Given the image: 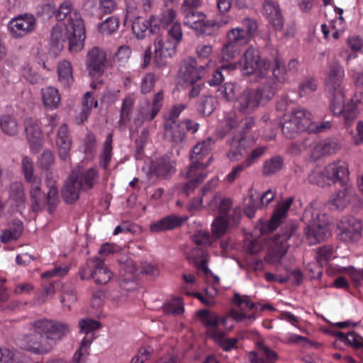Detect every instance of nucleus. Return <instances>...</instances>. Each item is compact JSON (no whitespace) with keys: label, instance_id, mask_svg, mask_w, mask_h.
I'll use <instances>...</instances> for the list:
<instances>
[{"label":"nucleus","instance_id":"f257e3e1","mask_svg":"<svg viewBox=\"0 0 363 363\" xmlns=\"http://www.w3.org/2000/svg\"><path fill=\"white\" fill-rule=\"evenodd\" d=\"M255 20L245 18L241 22V26L230 29L226 33L227 43L221 50V60L230 62L239 55L241 48L247 45L257 30Z\"/></svg>","mask_w":363,"mask_h":363},{"label":"nucleus","instance_id":"f03ea898","mask_svg":"<svg viewBox=\"0 0 363 363\" xmlns=\"http://www.w3.org/2000/svg\"><path fill=\"white\" fill-rule=\"evenodd\" d=\"M329 121L320 125L313 121L311 113L304 108L294 110L282 124V132L289 138L295 137L299 131L322 132L330 129Z\"/></svg>","mask_w":363,"mask_h":363},{"label":"nucleus","instance_id":"7ed1b4c3","mask_svg":"<svg viewBox=\"0 0 363 363\" xmlns=\"http://www.w3.org/2000/svg\"><path fill=\"white\" fill-rule=\"evenodd\" d=\"M99 178L95 168L81 171L76 169L69 176L62 191V197L67 203H72L78 198L82 190H89L94 187Z\"/></svg>","mask_w":363,"mask_h":363},{"label":"nucleus","instance_id":"20e7f679","mask_svg":"<svg viewBox=\"0 0 363 363\" xmlns=\"http://www.w3.org/2000/svg\"><path fill=\"white\" fill-rule=\"evenodd\" d=\"M306 223L305 235L310 245H315L329 235L328 218L320 209L313 206L308 207L303 215Z\"/></svg>","mask_w":363,"mask_h":363},{"label":"nucleus","instance_id":"39448f33","mask_svg":"<svg viewBox=\"0 0 363 363\" xmlns=\"http://www.w3.org/2000/svg\"><path fill=\"white\" fill-rule=\"evenodd\" d=\"M276 91L275 84H272L270 82L255 89H245L237 98L235 106L244 113H252L261 105L271 100Z\"/></svg>","mask_w":363,"mask_h":363},{"label":"nucleus","instance_id":"423d86ee","mask_svg":"<svg viewBox=\"0 0 363 363\" xmlns=\"http://www.w3.org/2000/svg\"><path fill=\"white\" fill-rule=\"evenodd\" d=\"M55 17L57 23L55 26H65L69 33L75 34L79 40L72 43V48L79 49L82 46V38H86L85 27L80 13L73 9V5L69 1H65L56 9Z\"/></svg>","mask_w":363,"mask_h":363},{"label":"nucleus","instance_id":"0eeeda50","mask_svg":"<svg viewBox=\"0 0 363 363\" xmlns=\"http://www.w3.org/2000/svg\"><path fill=\"white\" fill-rule=\"evenodd\" d=\"M183 33L181 23L176 21L167 32V40L164 42L160 37L154 41L153 62L157 67L167 63V59L172 57L177 50V45L182 41Z\"/></svg>","mask_w":363,"mask_h":363},{"label":"nucleus","instance_id":"6e6552de","mask_svg":"<svg viewBox=\"0 0 363 363\" xmlns=\"http://www.w3.org/2000/svg\"><path fill=\"white\" fill-rule=\"evenodd\" d=\"M238 65L242 67L243 74H254L257 78H263L268 73L271 63L268 60L260 59L258 51L249 47L238 62L223 65V68L235 69Z\"/></svg>","mask_w":363,"mask_h":363},{"label":"nucleus","instance_id":"1a4fd4ad","mask_svg":"<svg viewBox=\"0 0 363 363\" xmlns=\"http://www.w3.org/2000/svg\"><path fill=\"white\" fill-rule=\"evenodd\" d=\"M349 170L345 162L338 161L330 163L323 169H315L308 175L311 183L320 186H325L331 183L346 184L348 180Z\"/></svg>","mask_w":363,"mask_h":363},{"label":"nucleus","instance_id":"9d476101","mask_svg":"<svg viewBox=\"0 0 363 363\" xmlns=\"http://www.w3.org/2000/svg\"><path fill=\"white\" fill-rule=\"evenodd\" d=\"M30 186V196L33 210L37 211L48 204L50 208L55 207L59 202V190L54 178H50L48 174L45 177L46 186L48 189L45 196L41 190L40 179L28 182Z\"/></svg>","mask_w":363,"mask_h":363},{"label":"nucleus","instance_id":"9b49d317","mask_svg":"<svg viewBox=\"0 0 363 363\" xmlns=\"http://www.w3.org/2000/svg\"><path fill=\"white\" fill-rule=\"evenodd\" d=\"M184 24L196 32L211 35L216 28L229 23L230 18L224 16L219 21L209 20L206 15L196 10H184Z\"/></svg>","mask_w":363,"mask_h":363},{"label":"nucleus","instance_id":"f8f14e48","mask_svg":"<svg viewBox=\"0 0 363 363\" xmlns=\"http://www.w3.org/2000/svg\"><path fill=\"white\" fill-rule=\"evenodd\" d=\"M298 225L290 223L286 225L280 234L269 240L267 253L265 257L267 262L274 263L279 262L288 251V240L296 232Z\"/></svg>","mask_w":363,"mask_h":363},{"label":"nucleus","instance_id":"ddd939ff","mask_svg":"<svg viewBox=\"0 0 363 363\" xmlns=\"http://www.w3.org/2000/svg\"><path fill=\"white\" fill-rule=\"evenodd\" d=\"M79 274L82 279H92L96 284L101 285L107 284L113 277V272L104 262L98 257L89 259L86 264L81 268Z\"/></svg>","mask_w":363,"mask_h":363},{"label":"nucleus","instance_id":"4468645a","mask_svg":"<svg viewBox=\"0 0 363 363\" xmlns=\"http://www.w3.org/2000/svg\"><path fill=\"white\" fill-rule=\"evenodd\" d=\"M80 333L85 334L82 340L80 347L74 352L72 358L74 363H83L89 354V350L92 342L96 339L94 331L99 329L101 324L94 319H81L79 323Z\"/></svg>","mask_w":363,"mask_h":363},{"label":"nucleus","instance_id":"2eb2a0df","mask_svg":"<svg viewBox=\"0 0 363 363\" xmlns=\"http://www.w3.org/2000/svg\"><path fill=\"white\" fill-rule=\"evenodd\" d=\"M86 38L82 39V46L79 49L72 48V43L78 42L79 38L74 33H69L66 30L65 26L60 24L59 26H54L51 33V46L49 50V55L53 57H57L60 52L63 50V43L69 41V51L70 52H80L84 46V40Z\"/></svg>","mask_w":363,"mask_h":363},{"label":"nucleus","instance_id":"dca6fc26","mask_svg":"<svg viewBox=\"0 0 363 363\" xmlns=\"http://www.w3.org/2000/svg\"><path fill=\"white\" fill-rule=\"evenodd\" d=\"M203 324L206 327L208 336L218 341L220 347L225 352H230L236 348L238 342L237 337L224 339L225 333L219 328L220 325H225L227 319H201Z\"/></svg>","mask_w":363,"mask_h":363},{"label":"nucleus","instance_id":"f3484780","mask_svg":"<svg viewBox=\"0 0 363 363\" xmlns=\"http://www.w3.org/2000/svg\"><path fill=\"white\" fill-rule=\"evenodd\" d=\"M38 332L42 333L48 340H59L69 331L67 324L55 319H38L34 324Z\"/></svg>","mask_w":363,"mask_h":363},{"label":"nucleus","instance_id":"a211bd4d","mask_svg":"<svg viewBox=\"0 0 363 363\" xmlns=\"http://www.w3.org/2000/svg\"><path fill=\"white\" fill-rule=\"evenodd\" d=\"M36 26V19L33 15L24 13L10 20L8 29L14 38H23L32 33Z\"/></svg>","mask_w":363,"mask_h":363},{"label":"nucleus","instance_id":"6ab92c4d","mask_svg":"<svg viewBox=\"0 0 363 363\" xmlns=\"http://www.w3.org/2000/svg\"><path fill=\"white\" fill-rule=\"evenodd\" d=\"M345 187L330 196V203L335 209L342 210L347 207L357 206L359 199L354 187L344 184Z\"/></svg>","mask_w":363,"mask_h":363},{"label":"nucleus","instance_id":"aec40b11","mask_svg":"<svg viewBox=\"0 0 363 363\" xmlns=\"http://www.w3.org/2000/svg\"><path fill=\"white\" fill-rule=\"evenodd\" d=\"M19 345L22 349L37 354L47 353L52 348L48 338H45L43 334L38 332L35 328L34 333L25 335L19 340Z\"/></svg>","mask_w":363,"mask_h":363},{"label":"nucleus","instance_id":"412c9836","mask_svg":"<svg viewBox=\"0 0 363 363\" xmlns=\"http://www.w3.org/2000/svg\"><path fill=\"white\" fill-rule=\"evenodd\" d=\"M345 69L337 62L330 67L325 80V90L328 95L345 94Z\"/></svg>","mask_w":363,"mask_h":363},{"label":"nucleus","instance_id":"4be33fe9","mask_svg":"<svg viewBox=\"0 0 363 363\" xmlns=\"http://www.w3.org/2000/svg\"><path fill=\"white\" fill-rule=\"evenodd\" d=\"M338 236L346 242H357L362 238V225L359 219L353 217L342 219L338 225Z\"/></svg>","mask_w":363,"mask_h":363},{"label":"nucleus","instance_id":"5701e85b","mask_svg":"<svg viewBox=\"0 0 363 363\" xmlns=\"http://www.w3.org/2000/svg\"><path fill=\"white\" fill-rule=\"evenodd\" d=\"M107 55L106 52L99 48L94 47L89 50L86 55V67L91 77H100L105 69Z\"/></svg>","mask_w":363,"mask_h":363},{"label":"nucleus","instance_id":"b1692460","mask_svg":"<svg viewBox=\"0 0 363 363\" xmlns=\"http://www.w3.org/2000/svg\"><path fill=\"white\" fill-rule=\"evenodd\" d=\"M137 7L133 5H128L126 9V16L124 23L132 24V30L138 38H143L147 30L150 28L153 31L154 26L150 24V20L147 21L143 17L138 16Z\"/></svg>","mask_w":363,"mask_h":363},{"label":"nucleus","instance_id":"393cba45","mask_svg":"<svg viewBox=\"0 0 363 363\" xmlns=\"http://www.w3.org/2000/svg\"><path fill=\"white\" fill-rule=\"evenodd\" d=\"M204 74V67L197 66L196 60L189 57L183 60L179 69V77L184 82L193 84L201 79Z\"/></svg>","mask_w":363,"mask_h":363},{"label":"nucleus","instance_id":"a878e982","mask_svg":"<svg viewBox=\"0 0 363 363\" xmlns=\"http://www.w3.org/2000/svg\"><path fill=\"white\" fill-rule=\"evenodd\" d=\"M25 131L32 151L36 152L42 147L43 135L36 119L27 118L24 122Z\"/></svg>","mask_w":363,"mask_h":363},{"label":"nucleus","instance_id":"bb28decb","mask_svg":"<svg viewBox=\"0 0 363 363\" xmlns=\"http://www.w3.org/2000/svg\"><path fill=\"white\" fill-rule=\"evenodd\" d=\"M263 15L277 30H282L284 19L278 4L266 0L263 4Z\"/></svg>","mask_w":363,"mask_h":363},{"label":"nucleus","instance_id":"cd10ccee","mask_svg":"<svg viewBox=\"0 0 363 363\" xmlns=\"http://www.w3.org/2000/svg\"><path fill=\"white\" fill-rule=\"evenodd\" d=\"M213 157L211 156L206 162H193L181 172V174L184 178L191 179L193 182H202L207 177L206 169L211 163Z\"/></svg>","mask_w":363,"mask_h":363},{"label":"nucleus","instance_id":"c85d7f7f","mask_svg":"<svg viewBox=\"0 0 363 363\" xmlns=\"http://www.w3.org/2000/svg\"><path fill=\"white\" fill-rule=\"evenodd\" d=\"M55 144L59 157L67 160L69 158V152L72 148V140L66 124H62L58 129Z\"/></svg>","mask_w":363,"mask_h":363},{"label":"nucleus","instance_id":"c756f323","mask_svg":"<svg viewBox=\"0 0 363 363\" xmlns=\"http://www.w3.org/2000/svg\"><path fill=\"white\" fill-rule=\"evenodd\" d=\"M163 101L164 91L160 90L153 96L150 105L148 101H146L147 108H145L143 106L139 108L138 114L142 117L143 121H150L153 120L162 107Z\"/></svg>","mask_w":363,"mask_h":363},{"label":"nucleus","instance_id":"7c9ffc66","mask_svg":"<svg viewBox=\"0 0 363 363\" xmlns=\"http://www.w3.org/2000/svg\"><path fill=\"white\" fill-rule=\"evenodd\" d=\"M338 16L331 20L328 24H322L321 30L327 39H337L345 30V22L342 16V10L337 9Z\"/></svg>","mask_w":363,"mask_h":363},{"label":"nucleus","instance_id":"2f4dec72","mask_svg":"<svg viewBox=\"0 0 363 363\" xmlns=\"http://www.w3.org/2000/svg\"><path fill=\"white\" fill-rule=\"evenodd\" d=\"M209 201L207 202V208L213 212L218 213V216L228 218V213L231 208L233 202L230 199L223 198L218 193H211Z\"/></svg>","mask_w":363,"mask_h":363},{"label":"nucleus","instance_id":"473e14b6","mask_svg":"<svg viewBox=\"0 0 363 363\" xmlns=\"http://www.w3.org/2000/svg\"><path fill=\"white\" fill-rule=\"evenodd\" d=\"M293 202V198L289 197L285 200L280 201L269 222L264 228H267L269 231L274 230L283 222L286 217L287 212Z\"/></svg>","mask_w":363,"mask_h":363},{"label":"nucleus","instance_id":"72a5a7b5","mask_svg":"<svg viewBox=\"0 0 363 363\" xmlns=\"http://www.w3.org/2000/svg\"><path fill=\"white\" fill-rule=\"evenodd\" d=\"M186 220L187 217H181L175 215L168 216L151 223L150 230L152 233H155L172 230L182 225Z\"/></svg>","mask_w":363,"mask_h":363},{"label":"nucleus","instance_id":"f704fd0d","mask_svg":"<svg viewBox=\"0 0 363 363\" xmlns=\"http://www.w3.org/2000/svg\"><path fill=\"white\" fill-rule=\"evenodd\" d=\"M246 139L241 134L234 136L228 142L230 147L226 155L228 160L231 162H238L242 160L246 152Z\"/></svg>","mask_w":363,"mask_h":363},{"label":"nucleus","instance_id":"c9c22d12","mask_svg":"<svg viewBox=\"0 0 363 363\" xmlns=\"http://www.w3.org/2000/svg\"><path fill=\"white\" fill-rule=\"evenodd\" d=\"M218 184V179L216 178L212 179L202 189L201 196L194 197L190 201L186 206L187 209L192 213L201 211L204 208L203 201L205 200L206 203L209 201L208 196H210L211 189L217 186Z\"/></svg>","mask_w":363,"mask_h":363},{"label":"nucleus","instance_id":"e433bc0d","mask_svg":"<svg viewBox=\"0 0 363 363\" xmlns=\"http://www.w3.org/2000/svg\"><path fill=\"white\" fill-rule=\"evenodd\" d=\"M135 103V96L133 94L127 95L123 99L120 112V119L118 121V128L120 130H125L129 124Z\"/></svg>","mask_w":363,"mask_h":363},{"label":"nucleus","instance_id":"4c0bfd02","mask_svg":"<svg viewBox=\"0 0 363 363\" xmlns=\"http://www.w3.org/2000/svg\"><path fill=\"white\" fill-rule=\"evenodd\" d=\"M257 347L261 356L255 351L251 352L250 353L251 363H271L278 359L277 353L271 350L263 342H258Z\"/></svg>","mask_w":363,"mask_h":363},{"label":"nucleus","instance_id":"58836bf2","mask_svg":"<svg viewBox=\"0 0 363 363\" xmlns=\"http://www.w3.org/2000/svg\"><path fill=\"white\" fill-rule=\"evenodd\" d=\"M164 136L166 139L179 143L183 141L185 135L181 124L177 121L166 120L164 123Z\"/></svg>","mask_w":363,"mask_h":363},{"label":"nucleus","instance_id":"ea45409f","mask_svg":"<svg viewBox=\"0 0 363 363\" xmlns=\"http://www.w3.org/2000/svg\"><path fill=\"white\" fill-rule=\"evenodd\" d=\"M177 18V13L172 9H166L162 11L160 16L152 15L150 18V24L154 26V29H159L161 27L166 28L171 23H174Z\"/></svg>","mask_w":363,"mask_h":363},{"label":"nucleus","instance_id":"a19ab883","mask_svg":"<svg viewBox=\"0 0 363 363\" xmlns=\"http://www.w3.org/2000/svg\"><path fill=\"white\" fill-rule=\"evenodd\" d=\"M41 97L43 105L51 109L57 108L61 101L58 90L52 86H47L41 89Z\"/></svg>","mask_w":363,"mask_h":363},{"label":"nucleus","instance_id":"79ce46f5","mask_svg":"<svg viewBox=\"0 0 363 363\" xmlns=\"http://www.w3.org/2000/svg\"><path fill=\"white\" fill-rule=\"evenodd\" d=\"M213 140L208 138L202 142L197 143L192 149L190 160L193 162H204V157L208 155Z\"/></svg>","mask_w":363,"mask_h":363},{"label":"nucleus","instance_id":"37998d69","mask_svg":"<svg viewBox=\"0 0 363 363\" xmlns=\"http://www.w3.org/2000/svg\"><path fill=\"white\" fill-rule=\"evenodd\" d=\"M58 80L65 86H69L73 82V69L72 64L67 60L60 61L57 65Z\"/></svg>","mask_w":363,"mask_h":363},{"label":"nucleus","instance_id":"c03bdc74","mask_svg":"<svg viewBox=\"0 0 363 363\" xmlns=\"http://www.w3.org/2000/svg\"><path fill=\"white\" fill-rule=\"evenodd\" d=\"M335 335L340 341L350 345L353 349L363 351V338L354 331H349L347 333L337 332Z\"/></svg>","mask_w":363,"mask_h":363},{"label":"nucleus","instance_id":"a18cd8bd","mask_svg":"<svg viewBox=\"0 0 363 363\" xmlns=\"http://www.w3.org/2000/svg\"><path fill=\"white\" fill-rule=\"evenodd\" d=\"M272 73L274 79H269L265 84L270 82L272 84H275L277 89L278 83L283 84L286 81V72L282 62L275 58L273 62Z\"/></svg>","mask_w":363,"mask_h":363},{"label":"nucleus","instance_id":"49530a36","mask_svg":"<svg viewBox=\"0 0 363 363\" xmlns=\"http://www.w3.org/2000/svg\"><path fill=\"white\" fill-rule=\"evenodd\" d=\"M238 125L236 114L234 111H231L225 115L224 118L220 120L218 131L221 137L225 135L233 128Z\"/></svg>","mask_w":363,"mask_h":363},{"label":"nucleus","instance_id":"de8ad7c7","mask_svg":"<svg viewBox=\"0 0 363 363\" xmlns=\"http://www.w3.org/2000/svg\"><path fill=\"white\" fill-rule=\"evenodd\" d=\"M23 232V223L20 220L13 223V226L4 230L0 235V240L2 242H9L13 240H17L21 235Z\"/></svg>","mask_w":363,"mask_h":363},{"label":"nucleus","instance_id":"09e8293b","mask_svg":"<svg viewBox=\"0 0 363 363\" xmlns=\"http://www.w3.org/2000/svg\"><path fill=\"white\" fill-rule=\"evenodd\" d=\"M162 310L168 315H182L184 312V301L179 297L174 298L163 305Z\"/></svg>","mask_w":363,"mask_h":363},{"label":"nucleus","instance_id":"8fccbe9b","mask_svg":"<svg viewBox=\"0 0 363 363\" xmlns=\"http://www.w3.org/2000/svg\"><path fill=\"white\" fill-rule=\"evenodd\" d=\"M82 105L83 109L79 115V121H78V123H82L87 120L89 112L92 108H96L98 106V101L94 99L92 93L87 91L84 96Z\"/></svg>","mask_w":363,"mask_h":363},{"label":"nucleus","instance_id":"3c124183","mask_svg":"<svg viewBox=\"0 0 363 363\" xmlns=\"http://www.w3.org/2000/svg\"><path fill=\"white\" fill-rule=\"evenodd\" d=\"M151 170L157 177H166L174 172V167L169 161L164 159L157 160L152 167Z\"/></svg>","mask_w":363,"mask_h":363},{"label":"nucleus","instance_id":"603ef678","mask_svg":"<svg viewBox=\"0 0 363 363\" xmlns=\"http://www.w3.org/2000/svg\"><path fill=\"white\" fill-rule=\"evenodd\" d=\"M0 127L2 131L8 135H15L19 130L18 122L11 116H3L1 118Z\"/></svg>","mask_w":363,"mask_h":363},{"label":"nucleus","instance_id":"864d4df0","mask_svg":"<svg viewBox=\"0 0 363 363\" xmlns=\"http://www.w3.org/2000/svg\"><path fill=\"white\" fill-rule=\"evenodd\" d=\"M54 155L49 150H45L38 160L39 167L41 169L46 170L45 177L48 174L50 178H53L52 176V172L50 170V168L54 164Z\"/></svg>","mask_w":363,"mask_h":363},{"label":"nucleus","instance_id":"5fc2aeb1","mask_svg":"<svg viewBox=\"0 0 363 363\" xmlns=\"http://www.w3.org/2000/svg\"><path fill=\"white\" fill-rule=\"evenodd\" d=\"M113 141V136L111 134H108L106 138L104 144V148L102 153L100 157L99 164L104 169H106L109 162L111 159L112 154V146L111 143Z\"/></svg>","mask_w":363,"mask_h":363},{"label":"nucleus","instance_id":"6e6d98bb","mask_svg":"<svg viewBox=\"0 0 363 363\" xmlns=\"http://www.w3.org/2000/svg\"><path fill=\"white\" fill-rule=\"evenodd\" d=\"M283 166V160L279 157H274L264 162L263 164V174L266 176L272 175L279 172Z\"/></svg>","mask_w":363,"mask_h":363},{"label":"nucleus","instance_id":"4d7b16f0","mask_svg":"<svg viewBox=\"0 0 363 363\" xmlns=\"http://www.w3.org/2000/svg\"><path fill=\"white\" fill-rule=\"evenodd\" d=\"M21 354L14 349L0 347V362L2 363H20Z\"/></svg>","mask_w":363,"mask_h":363},{"label":"nucleus","instance_id":"13d9d810","mask_svg":"<svg viewBox=\"0 0 363 363\" xmlns=\"http://www.w3.org/2000/svg\"><path fill=\"white\" fill-rule=\"evenodd\" d=\"M118 18L115 16H111L99 24V30L104 35H111L118 30Z\"/></svg>","mask_w":363,"mask_h":363},{"label":"nucleus","instance_id":"bf43d9fd","mask_svg":"<svg viewBox=\"0 0 363 363\" xmlns=\"http://www.w3.org/2000/svg\"><path fill=\"white\" fill-rule=\"evenodd\" d=\"M21 169L27 182L40 179L38 177L34 176V164L33 160L28 156L23 157L21 160Z\"/></svg>","mask_w":363,"mask_h":363},{"label":"nucleus","instance_id":"052dcab7","mask_svg":"<svg viewBox=\"0 0 363 363\" xmlns=\"http://www.w3.org/2000/svg\"><path fill=\"white\" fill-rule=\"evenodd\" d=\"M330 99V109L335 115H340L345 108V94L328 95Z\"/></svg>","mask_w":363,"mask_h":363},{"label":"nucleus","instance_id":"680f3d73","mask_svg":"<svg viewBox=\"0 0 363 363\" xmlns=\"http://www.w3.org/2000/svg\"><path fill=\"white\" fill-rule=\"evenodd\" d=\"M10 199L16 201V206L17 207H21V206L24 203L25 195L23 186L21 183H15L11 185Z\"/></svg>","mask_w":363,"mask_h":363},{"label":"nucleus","instance_id":"e2e57ef3","mask_svg":"<svg viewBox=\"0 0 363 363\" xmlns=\"http://www.w3.org/2000/svg\"><path fill=\"white\" fill-rule=\"evenodd\" d=\"M55 294V286L52 284L44 287L40 291L36 294L33 303L35 305H41Z\"/></svg>","mask_w":363,"mask_h":363},{"label":"nucleus","instance_id":"0e129e2a","mask_svg":"<svg viewBox=\"0 0 363 363\" xmlns=\"http://www.w3.org/2000/svg\"><path fill=\"white\" fill-rule=\"evenodd\" d=\"M256 194V191L255 189H250L248 191V196L249 200L247 203L246 207L245 208V213L250 218H252L255 216V212L257 208H260L259 205V202L257 203L255 199V196Z\"/></svg>","mask_w":363,"mask_h":363},{"label":"nucleus","instance_id":"69168bd1","mask_svg":"<svg viewBox=\"0 0 363 363\" xmlns=\"http://www.w3.org/2000/svg\"><path fill=\"white\" fill-rule=\"evenodd\" d=\"M233 302L243 311H250L255 307L254 303L251 301L249 296L241 295L238 293L234 294Z\"/></svg>","mask_w":363,"mask_h":363},{"label":"nucleus","instance_id":"338daca9","mask_svg":"<svg viewBox=\"0 0 363 363\" xmlns=\"http://www.w3.org/2000/svg\"><path fill=\"white\" fill-rule=\"evenodd\" d=\"M317 87V83L313 79H306L299 84V94L301 97L308 96L316 91Z\"/></svg>","mask_w":363,"mask_h":363},{"label":"nucleus","instance_id":"774afa93","mask_svg":"<svg viewBox=\"0 0 363 363\" xmlns=\"http://www.w3.org/2000/svg\"><path fill=\"white\" fill-rule=\"evenodd\" d=\"M155 76L153 73H147L142 78L140 82V91L143 94L150 93L155 84Z\"/></svg>","mask_w":363,"mask_h":363}]
</instances>
